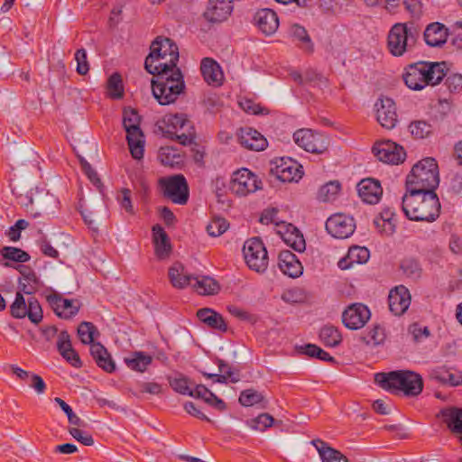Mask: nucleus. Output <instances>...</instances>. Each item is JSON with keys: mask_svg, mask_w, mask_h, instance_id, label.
<instances>
[{"mask_svg": "<svg viewBox=\"0 0 462 462\" xmlns=\"http://www.w3.org/2000/svg\"><path fill=\"white\" fill-rule=\"evenodd\" d=\"M151 70L152 72L148 73L154 76L152 79V91L159 104L166 106L175 102L185 89V82L180 68L177 65L171 67L164 63H157Z\"/></svg>", "mask_w": 462, "mask_h": 462, "instance_id": "f257e3e1", "label": "nucleus"}, {"mask_svg": "<svg viewBox=\"0 0 462 462\" xmlns=\"http://www.w3.org/2000/svg\"><path fill=\"white\" fill-rule=\"evenodd\" d=\"M402 209L411 221L434 222L439 217L441 205L436 192H406L402 199Z\"/></svg>", "mask_w": 462, "mask_h": 462, "instance_id": "f03ea898", "label": "nucleus"}, {"mask_svg": "<svg viewBox=\"0 0 462 462\" xmlns=\"http://www.w3.org/2000/svg\"><path fill=\"white\" fill-rule=\"evenodd\" d=\"M402 75L405 85L412 90L436 86L446 77L445 62L418 61L409 64Z\"/></svg>", "mask_w": 462, "mask_h": 462, "instance_id": "7ed1b4c3", "label": "nucleus"}, {"mask_svg": "<svg viewBox=\"0 0 462 462\" xmlns=\"http://www.w3.org/2000/svg\"><path fill=\"white\" fill-rule=\"evenodd\" d=\"M374 380L383 389L392 393L402 392L408 397L418 396L424 386L421 375L411 370L377 373Z\"/></svg>", "mask_w": 462, "mask_h": 462, "instance_id": "20e7f679", "label": "nucleus"}, {"mask_svg": "<svg viewBox=\"0 0 462 462\" xmlns=\"http://www.w3.org/2000/svg\"><path fill=\"white\" fill-rule=\"evenodd\" d=\"M439 183V166L432 157L417 162L406 178V192H435Z\"/></svg>", "mask_w": 462, "mask_h": 462, "instance_id": "39448f33", "label": "nucleus"}, {"mask_svg": "<svg viewBox=\"0 0 462 462\" xmlns=\"http://www.w3.org/2000/svg\"><path fill=\"white\" fill-rule=\"evenodd\" d=\"M156 126L163 136L182 145H189L195 142L196 130L186 114L166 115L157 122Z\"/></svg>", "mask_w": 462, "mask_h": 462, "instance_id": "423d86ee", "label": "nucleus"}, {"mask_svg": "<svg viewBox=\"0 0 462 462\" xmlns=\"http://www.w3.org/2000/svg\"><path fill=\"white\" fill-rule=\"evenodd\" d=\"M421 32V27L415 22L393 24L387 36V49L395 57L402 56L415 46Z\"/></svg>", "mask_w": 462, "mask_h": 462, "instance_id": "0eeeda50", "label": "nucleus"}, {"mask_svg": "<svg viewBox=\"0 0 462 462\" xmlns=\"http://www.w3.org/2000/svg\"><path fill=\"white\" fill-rule=\"evenodd\" d=\"M179 57V49L176 43L170 38L158 36L151 44L150 53L144 61V68L147 72H152L151 69L157 63L175 67Z\"/></svg>", "mask_w": 462, "mask_h": 462, "instance_id": "6e6552de", "label": "nucleus"}, {"mask_svg": "<svg viewBox=\"0 0 462 462\" xmlns=\"http://www.w3.org/2000/svg\"><path fill=\"white\" fill-rule=\"evenodd\" d=\"M141 116L134 108H125L123 113V125L131 155L140 160L144 152V135L140 127Z\"/></svg>", "mask_w": 462, "mask_h": 462, "instance_id": "1a4fd4ad", "label": "nucleus"}, {"mask_svg": "<svg viewBox=\"0 0 462 462\" xmlns=\"http://www.w3.org/2000/svg\"><path fill=\"white\" fill-rule=\"evenodd\" d=\"M243 254L247 266L259 273L268 266V254L264 244L259 237L246 240L243 247Z\"/></svg>", "mask_w": 462, "mask_h": 462, "instance_id": "9d476101", "label": "nucleus"}, {"mask_svg": "<svg viewBox=\"0 0 462 462\" xmlns=\"http://www.w3.org/2000/svg\"><path fill=\"white\" fill-rule=\"evenodd\" d=\"M163 196L179 205L187 204L189 198L188 182L182 174H177L159 180Z\"/></svg>", "mask_w": 462, "mask_h": 462, "instance_id": "9b49d317", "label": "nucleus"}, {"mask_svg": "<svg viewBox=\"0 0 462 462\" xmlns=\"http://www.w3.org/2000/svg\"><path fill=\"white\" fill-rule=\"evenodd\" d=\"M293 140L298 146L311 153H323L328 147L325 135L308 128L298 129L293 134Z\"/></svg>", "mask_w": 462, "mask_h": 462, "instance_id": "f8f14e48", "label": "nucleus"}, {"mask_svg": "<svg viewBox=\"0 0 462 462\" xmlns=\"http://www.w3.org/2000/svg\"><path fill=\"white\" fill-rule=\"evenodd\" d=\"M230 189L238 196H246L262 189V181L250 170L241 168L232 174Z\"/></svg>", "mask_w": 462, "mask_h": 462, "instance_id": "ddd939ff", "label": "nucleus"}, {"mask_svg": "<svg viewBox=\"0 0 462 462\" xmlns=\"http://www.w3.org/2000/svg\"><path fill=\"white\" fill-rule=\"evenodd\" d=\"M271 163V173L282 182H297L303 176L302 166L290 157L275 158Z\"/></svg>", "mask_w": 462, "mask_h": 462, "instance_id": "4468645a", "label": "nucleus"}, {"mask_svg": "<svg viewBox=\"0 0 462 462\" xmlns=\"http://www.w3.org/2000/svg\"><path fill=\"white\" fill-rule=\"evenodd\" d=\"M372 150L374 156L384 163L397 165L406 159L404 148L391 140L375 142Z\"/></svg>", "mask_w": 462, "mask_h": 462, "instance_id": "2eb2a0df", "label": "nucleus"}, {"mask_svg": "<svg viewBox=\"0 0 462 462\" xmlns=\"http://www.w3.org/2000/svg\"><path fill=\"white\" fill-rule=\"evenodd\" d=\"M371 318L369 308L363 303H352L342 313V322L346 328L356 330L365 327Z\"/></svg>", "mask_w": 462, "mask_h": 462, "instance_id": "dca6fc26", "label": "nucleus"}, {"mask_svg": "<svg viewBox=\"0 0 462 462\" xmlns=\"http://www.w3.org/2000/svg\"><path fill=\"white\" fill-rule=\"evenodd\" d=\"M355 229L354 218L345 214H335L326 221V230L335 238H347L354 233Z\"/></svg>", "mask_w": 462, "mask_h": 462, "instance_id": "f3484780", "label": "nucleus"}, {"mask_svg": "<svg viewBox=\"0 0 462 462\" xmlns=\"http://www.w3.org/2000/svg\"><path fill=\"white\" fill-rule=\"evenodd\" d=\"M375 107L377 122L385 129H393L398 123L394 101L390 97H381L375 103Z\"/></svg>", "mask_w": 462, "mask_h": 462, "instance_id": "a211bd4d", "label": "nucleus"}, {"mask_svg": "<svg viewBox=\"0 0 462 462\" xmlns=\"http://www.w3.org/2000/svg\"><path fill=\"white\" fill-rule=\"evenodd\" d=\"M57 316L61 319H69L76 316L79 310L80 304L78 300H69L63 298L60 293L54 292L47 297Z\"/></svg>", "mask_w": 462, "mask_h": 462, "instance_id": "6ab92c4d", "label": "nucleus"}, {"mask_svg": "<svg viewBox=\"0 0 462 462\" xmlns=\"http://www.w3.org/2000/svg\"><path fill=\"white\" fill-rule=\"evenodd\" d=\"M237 140L241 146L250 151L260 152L268 146L266 138L252 127L240 128Z\"/></svg>", "mask_w": 462, "mask_h": 462, "instance_id": "aec40b11", "label": "nucleus"}, {"mask_svg": "<svg viewBox=\"0 0 462 462\" xmlns=\"http://www.w3.org/2000/svg\"><path fill=\"white\" fill-rule=\"evenodd\" d=\"M390 311L395 316H402L406 312L411 304V293L409 290L399 285L392 289L388 296Z\"/></svg>", "mask_w": 462, "mask_h": 462, "instance_id": "412c9836", "label": "nucleus"}, {"mask_svg": "<svg viewBox=\"0 0 462 462\" xmlns=\"http://www.w3.org/2000/svg\"><path fill=\"white\" fill-rule=\"evenodd\" d=\"M233 11L230 0H208L204 17L210 23H221L228 18Z\"/></svg>", "mask_w": 462, "mask_h": 462, "instance_id": "4be33fe9", "label": "nucleus"}, {"mask_svg": "<svg viewBox=\"0 0 462 462\" xmlns=\"http://www.w3.org/2000/svg\"><path fill=\"white\" fill-rule=\"evenodd\" d=\"M357 191L361 199L367 204H376L382 198L383 188L379 180L367 178L357 184Z\"/></svg>", "mask_w": 462, "mask_h": 462, "instance_id": "5701e85b", "label": "nucleus"}, {"mask_svg": "<svg viewBox=\"0 0 462 462\" xmlns=\"http://www.w3.org/2000/svg\"><path fill=\"white\" fill-rule=\"evenodd\" d=\"M278 266L285 275L298 278L302 274L303 266L298 257L290 250H282L278 255Z\"/></svg>", "mask_w": 462, "mask_h": 462, "instance_id": "b1692460", "label": "nucleus"}, {"mask_svg": "<svg viewBox=\"0 0 462 462\" xmlns=\"http://www.w3.org/2000/svg\"><path fill=\"white\" fill-rule=\"evenodd\" d=\"M254 20L259 30L266 35H272L279 27L277 14L268 8L257 11Z\"/></svg>", "mask_w": 462, "mask_h": 462, "instance_id": "393cba45", "label": "nucleus"}, {"mask_svg": "<svg viewBox=\"0 0 462 462\" xmlns=\"http://www.w3.org/2000/svg\"><path fill=\"white\" fill-rule=\"evenodd\" d=\"M448 36V28L438 22L428 24L423 32L424 41L430 47H441L446 43Z\"/></svg>", "mask_w": 462, "mask_h": 462, "instance_id": "a878e982", "label": "nucleus"}, {"mask_svg": "<svg viewBox=\"0 0 462 462\" xmlns=\"http://www.w3.org/2000/svg\"><path fill=\"white\" fill-rule=\"evenodd\" d=\"M160 162L171 169H181L185 163V154L172 146L161 147L158 152Z\"/></svg>", "mask_w": 462, "mask_h": 462, "instance_id": "bb28decb", "label": "nucleus"}, {"mask_svg": "<svg viewBox=\"0 0 462 462\" xmlns=\"http://www.w3.org/2000/svg\"><path fill=\"white\" fill-rule=\"evenodd\" d=\"M152 231L156 256L160 259L168 257L171 252V245L167 233L158 224L152 226Z\"/></svg>", "mask_w": 462, "mask_h": 462, "instance_id": "cd10ccee", "label": "nucleus"}, {"mask_svg": "<svg viewBox=\"0 0 462 462\" xmlns=\"http://www.w3.org/2000/svg\"><path fill=\"white\" fill-rule=\"evenodd\" d=\"M90 354L98 367L106 373H113L116 370V364L107 349L100 343L90 346Z\"/></svg>", "mask_w": 462, "mask_h": 462, "instance_id": "c85d7f7f", "label": "nucleus"}, {"mask_svg": "<svg viewBox=\"0 0 462 462\" xmlns=\"http://www.w3.org/2000/svg\"><path fill=\"white\" fill-rule=\"evenodd\" d=\"M197 317L212 329L226 332L227 325L221 314L209 308L199 309Z\"/></svg>", "mask_w": 462, "mask_h": 462, "instance_id": "c756f323", "label": "nucleus"}, {"mask_svg": "<svg viewBox=\"0 0 462 462\" xmlns=\"http://www.w3.org/2000/svg\"><path fill=\"white\" fill-rule=\"evenodd\" d=\"M394 211L390 207H385L374 220V224L381 234L391 236L395 232L396 221Z\"/></svg>", "mask_w": 462, "mask_h": 462, "instance_id": "7c9ffc66", "label": "nucleus"}, {"mask_svg": "<svg viewBox=\"0 0 462 462\" xmlns=\"http://www.w3.org/2000/svg\"><path fill=\"white\" fill-rule=\"evenodd\" d=\"M311 444L316 448L322 462H349L339 450L331 448L327 442L318 439Z\"/></svg>", "mask_w": 462, "mask_h": 462, "instance_id": "2f4dec72", "label": "nucleus"}, {"mask_svg": "<svg viewBox=\"0 0 462 462\" xmlns=\"http://www.w3.org/2000/svg\"><path fill=\"white\" fill-rule=\"evenodd\" d=\"M200 70L205 81L209 85H220L223 74L220 66L211 58L201 60Z\"/></svg>", "mask_w": 462, "mask_h": 462, "instance_id": "473e14b6", "label": "nucleus"}, {"mask_svg": "<svg viewBox=\"0 0 462 462\" xmlns=\"http://www.w3.org/2000/svg\"><path fill=\"white\" fill-rule=\"evenodd\" d=\"M290 36L295 45L300 48L302 51L307 53L313 52V42L307 30L303 26L298 23L292 24L290 28Z\"/></svg>", "mask_w": 462, "mask_h": 462, "instance_id": "72a5a7b5", "label": "nucleus"}, {"mask_svg": "<svg viewBox=\"0 0 462 462\" xmlns=\"http://www.w3.org/2000/svg\"><path fill=\"white\" fill-rule=\"evenodd\" d=\"M399 269L407 279L413 282L419 281L423 273L420 260L413 256H407L402 259Z\"/></svg>", "mask_w": 462, "mask_h": 462, "instance_id": "f704fd0d", "label": "nucleus"}, {"mask_svg": "<svg viewBox=\"0 0 462 462\" xmlns=\"http://www.w3.org/2000/svg\"><path fill=\"white\" fill-rule=\"evenodd\" d=\"M285 231L282 234L283 241L292 249L302 253L306 249V242L300 231L292 224L284 226Z\"/></svg>", "mask_w": 462, "mask_h": 462, "instance_id": "c9c22d12", "label": "nucleus"}, {"mask_svg": "<svg viewBox=\"0 0 462 462\" xmlns=\"http://www.w3.org/2000/svg\"><path fill=\"white\" fill-rule=\"evenodd\" d=\"M16 270L21 273L26 283L22 284V291L25 294H33L38 291L40 286V279L35 272L29 265L20 264Z\"/></svg>", "mask_w": 462, "mask_h": 462, "instance_id": "e433bc0d", "label": "nucleus"}, {"mask_svg": "<svg viewBox=\"0 0 462 462\" xmlns=\"http://www.w3.org/2000/svg\"><path fill=\"white\" fill-rule=\"evenodd\" d=\"M124 361L131 370L143 373L152 364V357L143 351H134L131 353L130 356L125 357Z\"/></svg>", "mask_w": 462, "mask_h": 462, "instance_id": "4c0bfd02", "label": "nucleus"}, {"mask_svg": "<svg viewBox=\"0 0 462 462\" xmlns=\"http://www.w3.org/2000/svg\"><path fill=\"white\" fill-rule=\"evenodd\" d=\"M168 276L173 287L182 289L191 284L192 276L184 273V266L180 263H175L169 268Z\"/></svg>", "mask_w": 462, "mask_h": 462, "instance_id": "58836bf2", "label": "nucleus"}, {"mask_svg": "<svg viewBox=\"0 0 462 462\" xmlns=\"http://www.w3.org/2000/svg\"><path fill=\"white\" fill-rule=\"evenodd\" d=\"M321 343L327 347H336L342 342L339 329L330 324L323 326L319 334Z\"/></svg>", "mask_w": 462, "mask_h": 462, "instance_id": "ea45409f", "label": "nucleus"}, {"mask_svg": "<svg viewBox=\"0 0 462 462\" xmlns=\"http://www.w3.org/2000/svg\"><path fill=\"white\" fill-rule=\"evenodd\" d=\"M192 281H194L192 286L201 295H213L219 291L217 281L209 276H202L201 278L192 276Z\"/></svg>", "mask_w": 462, "mask_h": 462, "instance_id": "a19ab883", "label": "nucleus"}, {"mask_svg": "<svg viewBox=\"0 0 462 462\" xmlns=\"http://www.w3.org/2000/svg\"><path fill=\"white\" fill-rule=\"evenodd\" d=\"M300 353L310 357H315L331 364H337L335 357L315 344H306L305 346H300Z\"/></svg>", "mask_w": 462, "mask_h": 462, "instance_id": "79ce46f5", "label": "nucleus"}, {"mask_svg": "<svg viewBox=\"0 0 462 462\" xmlns=\"http://www.w3.org/2000/svg\"><path fill=\"white\" fill-rule=\"evenodd\" d=\"M169 384L176 393L182 395H192V386L194 385L190 380L182 374L179 377L171 378L169 377Z\"/></svg>", "mask_w": 462, "mask_h": 462, "instance_id": "37998d69", "label": "nucleus"}, {"mask_svg": "<svg viewBox=\"0 0 462 462\" xmlns=\"http://www.w3.org/2000/svg\"><path fill=\"white\" fill-rule=\"evenodd\" d=\"M340 190L341 184L338 180L328 181L319 189L318 199L324 202L334 200Z\"/></svg>", "mask_w": 462, "mask_h": 462, "instance_id": "c03bdc74", "label": "nucleus"}, {"mask_svg": "<svg viewBox=\"0 0 462 462\" xmlns=\"http://www.w3.org/2000/svg\"><path fill=\"white\" fill-rule=\"evenodd\" d=\"M386 337L384 328L379 325H373L371 328L367 331V333L361 337L362 341H364L366 345H374L378 346L384 342Z\"/></svg>", "mask_w": 462, "mask_h": 462, "instance_id": "a18cd8bd", "label": "nucleus"}, {"mask_svg": "<svg viewBox=\"0 0 462 462\" xmlns=\"http://www.w3.org/2000/svg\"><path fill=\"white\" fill-rule=\"evenodd\" d=\"M108 95L111 98L120 99L124 96L122 77L118 72L113 73L107 79Z\"/></svg>", "mask_w": 462, "mask_h": 462, "instance_id": "49530a36", "label": "nucleus"}, {"mask_svg": "<svg viewBox=\"0 0 462 462\" xmlns=\"http://www.w3.org/2000/svg\"><path fill=\"white\" fill-rule=\"evenodd\" d=\"M0 254L3 258L15 263H26L31 258L27 252L14 246H4Z\"/></svg>", "mask_w": 462, "mask_h": 462, "instance_id": "de8ad7c7", "label": "nucleus"}, {"mask_svg": "<svg viewBox=\"0 0 462 462\" xmlns=\"http://www.w3.org/2000/svg\"><path fill=\"white\" fill-rule=\"evenodd\" d=\"M98 335L96 326L88 321H83L78 328V335L81 342L85 345H92L94 343L95 335Z\"/></svg>", "mask_w": 462, "mask_h": 462, "instance_id": "09e8293b", "label": "nucleus"}, {"mask_svg": "<svg viewBox=\"0 0 462 462\" xmlns=\"http://www.w3.org/2000/svg\"><path fill=\"white\" fill-rule=\"evenodd\" d=\"M238 401L241 405L245 407L260 404L263 402H266L263 395L254 389H246L242 391Z\"/></svg>", "mask_w": 462, "mask_h": 462, "instance_id": "8fccbe9b", "label": "nucleus"}, {"mask_svg": "<svg viewBox=\"0 0 462 462\" xmlns=\"http://www.w3.org/2000/svg\"><path fill=\"white\" fill-rule=\"evenodd\" d=\"M411 135L417 139L428 137L433 131L432 125L423 120L411 122L409 125Z\"/></svg>", "mask_w": 462, "mask_h": 462, "instance_id": "3c124183", "label": "nucleus"}, {"mask_svg": "<svg viewBox=\"0 0 462 462\" xmlns=\"http://www.w3.org/2000/svg\"><path fill=\"white\" fill-rule=\"evenodd\" d=\"M28 302L26 303L25 299L21 291H17L14 301L10 306L11 316L14 319L25 318V312H27Z\"/></svg>", "mask_w": 462, "mask_h": 462, "instance_id": "603ef678", "label": "nucleus"}, {"mask_svg": "<svg viewBox=\"0 0 462 462\" xmlns=\"http://www.w3.org/2000/svg\"><path fill=\"white\" fill-rule=\"evenodd\" d=\"M25 317H28L31 322L36 325L42 320V310L36 298L32 297L28 299V307L27 312H25Z\"/></svg>", "mask_w": 462, "mask_h": 462, "instance_id": "864d4df0", "label": "nucleus"}, {"mask_svg": "<svg viewBox=\"0 0 462 462\" xmlns=\"http://www.w3.org/2000/svg\"><path fill=\"white\" fill-rule=\"evenodd\" d=\"M229 226V223L223 217L213 218L207 226L206 229L210 236L217 237L224 234Z\"/></svg>", "mask_w": 462, "mask_h": 462, "instance_id": "5fc2aeb1", "label": "nucleus"}, {"mask_svg": "<svg viewBox=\"0 0 462 462\" xmlns=\"http://www.w3.org/2000/svg\"><path fill=\"white\" fill-rule=\"evenodd\" d=\"M369 250L365 247L353 246L348 250V258L355 263H365L369 259Z\"/></svg>", "mask_w": 462, "mask_h": 462, "instance_id": "6e6d98bb", "label": "nucleus"}, {"mask_svg": "<svg viewBox=\"0 0 462 462\" xmlns=\"http://www.w3.org/2000/svg\"><path fill=\"white\" fill-rule=\"evenodd\" d=\"M274 421L273 416L268 413H262L258 415L255 419H253L249 425L251 428L263 431L267 428L271 427Z\"/></svg>", "mask_w": 462, "mask_h": 462, "instance_id": "4d7b16f0", "label": "nucleus"}, {"mask_svg": "<svg viewBox=\"0 0 462 462\" xmlns=\"http://www.w3.org/2000/svg\"><path fill=\"white\" fill-rule=\"evenodd\" d=\"M75 60L77 61L76 71L79 75H86L89 71L87 51L84 48L77 50L75 52Z\"/></svg>", "mask_w": 462, "mask_h": 462, "instance_id": "13d9d810", "label": "nucleus"}, {"mask_svg": "<svg viewBox=\"0 0 462 462\" xmlns=\"http://www.w3.org/2000/svg\"><path fill=\"white\" fill-rule=\"evenodd\" d=\"M54 402L66 413V415L68 416L69 422L70 424L76 425L78 427L82 425L83 421L81 420V419L73 412L72 408L65 401H63L60 397H56L54 399Z\"/></svg>", "mask_w": 462, "mask_h": 462, "instance_id": "bf43d9fd", "label": "nucleus"}, {"mask_svg": "<svg viewBox=\"0 0 462 462\" xmlns=\"http://www.w3.org/2000/svg\"><path fill=\"white\" fill-rule=\"evenodd\" d=\"M72 347L70 336L67 330H62L58 336L57 349L61 356H66V352L70 351Z\"/></svg>", "mask_w": 462, "mask_h": 462, "instance_id": "052dcab7", "label": "nucleus"}, {"mask_svg": "<svg viewBox=\"0 0 462 462\" xmlns=\"http://www.w3.org/2000/svg\"><path fill=\"white\" fill-rule=\"evenodd\" d=\"M119 204L128 214L134 215V209L131 199V190L124 188L117 198Z\"/></svg>", "mask_w": 462, "mask_h": 462, "instance_id": "680f3d73", "label": "nucleus"}, {"mask_svg": "<svg viewBox=\"0 0 462 462\" xmlns=\"http://www.w3.org/2000/svg\"><path fill=\"white\" fill-rule=\"evenodd\" d=\"M241 108L251 115H266L268 114V109L262 107L259 104L254 103L251 99H245L240 102Z\"/></svg>", "mask_w": 462, "mask_h": 462, "instance_id": "e2e57ef3", "label": "nucleus"}, {"mask_svg": "<svg viewBox=\"0 0 462 462\" xmlns=\"http://www.w3.org/2000/svg\"><path fill=\"white\" fill-rule=\"evenodd\" d=\"M79 162L83 172L88 176L89 180L97 187H99L101 185V180L90 163L83 157H79Z\"/></svg>", "mask_w": 462, "mask_h": 462, "instance_id": "0e129e2a", "label": "nucleus"}, {"mask_svg": "<svg viewBox=\"0 0 462 462\" xmlns=\"http://www.w3.org/2000/svg\"><path fill=\"white\" fill-rule=\"evenodd\" d=\"M445 85L450 92H460L462 90V75L458 73L446 74Z\"/></svg>", "mask_w": 462, "mask_h": 462, "instance_id": "69168bd1", "label": "nucleus"}, {"mask_svg": "<svg viewBox=\"0 0 462 462\" xmlns=\"http://www.w3.org/2000/svg\"><path fill=\"white\" fill-rule=\"evenodd\" d=\"M69 432L76 440L85 446H92L94 444L93 437L90 434L84 432L80 429L70 428Z\"/></svg>", "mask_w": 462, "mask_h": 462, "instance_id": "338daca9", "label": "nucleus"}, {"mask_svg": "<svg viewBox=\"0 0 462 462\" xmlns=\"http://www.w3.org/2000/svg\"><path fill=\"white\" fill-rule=\"evenodd\" d=\"M409 332L412 335L414 341L419 342L422 338L430 337V332L428 327H421L418 323H413L409 327Z\"/></svg>", "mask_w": 462, "mask_h": 462, "instance_id": "774afa93", "label": "nucleus"}]
</instances>
